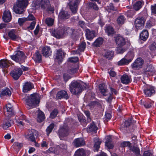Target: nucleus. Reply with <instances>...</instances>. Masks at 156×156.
<instances>
[{
    "label": "nucleus",
    "instance_id": "53",
    "mask_svg": "<svg viewBox=\"0 0 156 156\" xmlns=\"http://www.w3.org/2000/svg\"><path fill=\"white\" fill-rule=\"evenodd\" d=\"M86 44L85 42H83L80 45L78 49L81 51H83L85 48Z\"/></svg>",
    "mask_w": 156,
    "mask_h": 156
},
{
    "label": "nucleus",
    "instance_id": "64",
    "mask_svg": "<svg viewBox=\"0 0 156 156\" xmlns=\"http://www.w3.org/2000/svg\"><path fill=\"white\" fill-rule=\"evenodd\" d=\"M59 148L61 150V152L63 150H66L67 148V145L64 143L60 144L59 145Z\"/></svg>",
    "mask_w": 156,
    "mask_h": 156
},
{
    "label": "nucleus",
    "instance_id": "51",
    "mask_svg": "<svg viewBox=\"0 0 156 156\" xmlns=\"http://www.w3.org/2000/svg\"><path fill=\"white\" fill-rule=\"evenodd\" d=\"M54 20L51 18H47L45 20V23L48 26H51L53 25L54 23Z\"/></svg>",
    "mask_w": 156,
    "mask_h": 156
},
{
    "label": "nucleus",
    "instance_id": "27",
    "mask_svg": "<svg viewBox=\"0 0 156 156\" xmlns=\"http://www.w3.org/2000/svg\"><path fill=\"white\" fill-rule=\"evenodd\" d=\"M56 98L59 99L64 98L67 99L68 98V96L66 91L61 90L57 93L56 94Z\"/></svg>",
    "mask_w": 156,
    "mask_h": 156
},
{
    "label": "nucleus",
    "instance_id": "62",
    "mask_svg": "<svg viewBox=\"0 0 156 156\" xmlns=\"http://www.w3.org/2000/svg\"><path fill=\"white\" fill-rule=\"evenodd\" d=\"M122 47H118L117 48V52L118 53L122 54L125 51V49Z\"/></svg>",
    "mask_w": 156,
    "mask_h": 156
},
{
    "label": "nucleus",
    "instance_id": "32",
    "mask_svg": "<svg viewBox=\"0 0 156 156\" xmlns=\"http://www.w3.org/2000/svg\"><path fill=\"white\" fill-rule=\"evenodd\" d=\"M48 151L49 153H53L57 154H59L61 152V150L59 148V145L56 146L54 147H50Z\"/></svg>",
    "mask_w": 156,
    "mask_h": 156
},
{
    "label": "nucleus",
    "instance_id": "6",
    "mask_svg": "<svg viewBox=\"0 0 156 156\" xmlns=\"http://www.w3.org/2000/svg\"><path fill=\"white\" fill-rule=\"evenodd\" d=\"M40 5L43 11L53 10V8L51 7V4L49 0H41Z\"/></svg>",
    "mask_w": 156,
    "mask_h": 156
},
{
    "label": "nucleus",
    "instance_id": "16",
    "mask_svg": "<svg viewBox=\"0 0 156 156\" xmlns=\"http://www.w3.org/2000/svg\"><path fill=\"white\" fill-rule=\"evenodd\" d=\"M65 54L62 50H57L56 53V59L58 60L59 63L61 62L64 58L65 57Z\"/></svg>",
    "mask_w": 156,
    "mask_h": 156
},
{
    "label": "nucleus",
    "instance_id": "40",
    "mask_svg": "<svg viewBox=\"0 0 156 156\" xmlns=\"http://www.w3.org/2000/svg\"><path fill=\"white\" fill-rule=\"evenodd\" d=\"M103 42V39L101 37H99L96 39L93 43V45L96 47H99L101 45Z\"/></svg>",
    "mask_w": 156,
    "mask_h": 156
},
{
    "label": "nucleus",
    "instance_id": "56",
    "mask_svg": "<svg viewBox=\"0 0 156 156\" xmlns=\"http://www.w3.org/2000/svg\"><path fill=\"white\" fill-rule=\"evenodd\" d=\"M78 58L76 57H71L69 58L68 61L71 62H76L78 61Z\"/></svg>",
    "mask_w": 156,
    "mask_h": 156
},
{
    "label": "nucleus",
    "instance_id": "46",
    "mask_svg": "<svg viewBox=\"0 0 156 156\" xmlns=\"http://www.w3.org/2000/svg\"><path fill=\"white\" fill-rule=\"evenodd\" d=\"M130 62L126 58H123L119 61L118 62V64L119 66H124L128 65Z\"/></svg>",
    "mask_w": 156,
    "mask_h": 156
},
{
    "label": "nucleus",
    "instance_id": "22",
    "mask_svg": "<svg viewBox=\"0 0 156 156\" xmlns=\"http://www.w3.org/2000/svg\"><path fill=\"white\" fill-rule=\"evenodd\" d=\"M42 52L43 56L45 57L49 56L51 55L52 53L50 48L46 46L42 48Z\"/></svg>",
    "mask_w": 156,
    "mask_h": 156
},
{
    "label": "nucleus",
    "instance_id": "11",
    "mask_svg": "<svg viewBox=\"0 0 156 156\" xmlns=\"http://www.w3.org/2000/svg\"><path fill=\"white\" fill-rule=\"evenodd\" d=\"M58 134L61 140L67 136L69 134L68 128L67 126H64L61 128L58 131Z\"/></svg>",
    "mask_w": 156,
    "mask_h": 156
},
{
    "label": "nucleus",
    "instance_id": "18",
    "mask_svg": "<svg viewBox=\"0 0 156 156\" xmlns=\"http://www.w3.org/2000/svg\"><path fill=\"white\" fill-rule=\"evenodd\" d=\"M34 87L33 84L30 82L25 83L23 85V91L24 93H27L31 90Z\"/></svg>",
    "mask_w": 156,
    "mask_h": 156
},
{
    "label": "nucleus",
    "instance_id": "55",
    "mask_svg": "<svg viewBox=\"0 0 156 156\" xmlns=\"http://www.w3.org/2000/svg\"><path fill=\"white\" fill-rule=\"evenodd\" d=\"M149 49L152 51H154L156 50V42H153L149 46Z\"/></svg>",
    "mask_w": 156,
    "mask_h": 156
},
{
    "label": "nucleus",
    "instance_id": "15",
    "mask_svg": "<svg viewBox=\"0 0 156 156\" xmlns=\"http://www.w3.org/2000/svg\"><path fill=\"white\" fill-rule=\"evenodd\" d=\"M52 34L57 38L60 39L62 38L65 36L63 31L62 29L56 31L55 30L52 31Z\"/></svg>",
    "mask_w": 156,
    "mask_h": 156
},
{
    "label": "nucleus",
    "instance_id": "14",
    "mask_svg": "<svg viewBox=\"0 0 156 156\" xmlns=\"http://www.w3.org/2000/svg\"><path fill=\"white\" fill-rule=\"evenodd\" d=\"M9 37L12 41H17L20 39V37L16 34V30H12L8 34Z\"/></svg>",
    "mask_w": 156,
    "mask_h": 156
},
{
    "label": "nucleus",
    "instance_id": "54",
    "mask_svg": "<svg viewBox=\"0 0 156 156\" xmlns=\"http://www.w3.org/2000/svg\"><path fill=\"white\" fill-rule=\"evenodd\" d=\"M17 125L20 128H23L24 126L25 123L24 122L19 120H17L16 122Z\"/></svg>",
    "mask_w": 156,
    "mask_h": 156
},
{
    "label": "nucleus",
    "instance_id": "44",
    "mask_svg": "<svg viewBox=\"0 0 156 156\" xmlns=\"http://www.w3.org/2000/svg\"><path fill=\"white\" fill-rule=\"evenodd\" d=\"M23 146V143L18 142H14L12 145L13 147L17 151H19Z\"/></svg>",
    "mask_w": 156,
    "mask_h": 156
},
{
    "label": "nucleus",
    "instance_id": "61",
    "mask_svg": "<svg viewBox=\"0 0 156 156\" xmlns=\"http://www.w3.org/2000/svg\"><path fill=\"white\" fill-rule=\"evenodd\" d=\"M129 149L132 151L135 152L136 154H138L139 152V149L134 146L131 147L130 146L129 147Z\"/></svg>",
    "mask_w": 156,
    "mask_h": 156
},
{
    "label": "nucleus",
    "instance_id": "63",
    "mask_svg": "<svg viewBox=\"0 0 156 156\" xmlns=\"http://www.w3.org/2000/svg\"><path fill=\"white\" fill-rule=\"evenodd\" d=\"M36 22L35 21H33L30 24L29 26L27 27V29L29 30H33L35 27Z\"/></svg>",
    "mask_w": 156,
    "mask_h": 156
},
{
    "label": "nucleus",
    "instance_id": "38",
    "mask_svg": "<svg viewBox=\"0 0 156 156\" xmlns=\"http://www.w3.org/2000/svg\"><path fill=\"white\" fill-rule=\"evenodd\" d=\"M16 4L19 6H20L25 8L28 5V0H17Z\"/></svg>",
    "mask_w": 156,
    "mask_h": 156
},
{
    "label": "nucleus",
    "instance_id": "50",
    "mask_svg": "<svg viewBox=\"0 0 156 156\" xmlns=\"http://www.w3.org/2000/svg\"><path fill=\"white\" fill-rule=\"evenodd\" d=\"M54 126V124H51L47 128L46 131L47 135L48 136L49 134L51 132Z\"/></svg>",
    "mask_w": 156,
    "mask_h": 156
},
{
    "label": "nucleus",
    "instance_id": "28",
    "mask_svg": "<svg viewBox=\"0 0 156 156\" xmlns=\"http://www.w3.org/2000/svg\"><path fill=\"white\" fill-rule=\"evenodd\" d=\"M99 89L100 92L103 96H108V89L104 84H100Z\"/></svg>",
    "mask_w": 156,
    "mask_h": 156
},
{
    "label": "nucleus",
    "instance_id": "7",
    "mask_svg": "<svg viewBox=\"0 0 156 156\" xmlns=\"http://www.w3.org/2000/svg\"><path fill=\"white\" fill-rule=\"evenodd\" d=\"M144 70V73L149 76L153 75L156 72L154 67L151 64H147Z\"/></svg>",
    "mask_w": 156,
    "mask_h": 156
},
{
    "label": "nucleus",
    "instance_id": "43",
    "mask_svg": "<svg viewBox=\"0 0 156 156\" xmlns=\"http://www.w3.org/2000/svg\"><path fill=\"white\" fill-rule=\"evenodd\" d=\"M74 156H86V154L83 149H79L75 152Z\"/></svg>",
    "mask_w": 156,
    "mask_h": 156
},
{
    "label": "nucleus",
    "instance_id": "57",
    "mask_svg": "<svg viewBox=\"0 0 156 156\" xmlns=\"http://www.w3.org/2000/svg\"><path fill=\"white\" fill-rule=\"evenodd\" d=\"M18 120H21L23 122L25 121L27 122H29V121L27 119L26 116L24 115H21L19 118Z\"/></svg>",
    "mask_w": 156,
    "mask_h": 156
},
{
    "label": "nucleus",
    "instance_id": "48",
    "mask_svg": "<svg viewBox=\"0 0 156 156\" xmlns=\"http://www.w3.org/2000/svg\"><path fill=\"white\" fill-rule=\"evenodd\" d=\"M134 57V53L132 51L129 52L125 56V58L127 59L130 62Z\"/></svg>",
    "mask_w": 156,
    "mask_h": 156
},
{
    "label": "nucleus",
    "instance_id": "35",
    "mask_svg": "<svg viewBox=\"0 0 156 156\" xmlns=\"http://www.w3.org/2000/svg\"><path fill=\"white\" fill-rule=\"evenodd\" d=\"M143 4V2L142 1H138L133 4L134 9L136 11L139 10L142 7Z\"/></svg>",
    "mask_w": 156,
    "mask_h": 156
},
{
    "label": "nucleus",
    "instance_id": "26",
    "mask_svg": "<svg viewBox=\"0 0 156 156\" xmlns=\"http://www.w3.org/2000/svg\"><path fill=\"white\" fill-rule=\"evenodd\" d=\"M5 110H6L7 116H10L14 113L13 107L12 105L10 103H8L6 105L4 108Z\"/></svg>",
    "mask_w": 156,
    "mask_h": 156
},
{
    "label": "nucleus",
    "instance_id": "23",
    "mask_svg": "<svg viewBox=\"0 0 156 156\" xmlns=\"http://www.w3.org/2000/svg\"><path fill=\"white\" fill-rule=\"evenodd\" d=\"M11 94V92L10 90L6 88L0 90V96L1 98H3L5 96L9 97Z\"/></svg>",
    "mask_w": 156,
    "mask_h": 156
},
{
    "label": "nucleus",
    "instance_id": "29",
    "mask_svg": "<svg viewBox=\"0 0 156 156\" xmlns=\"http://www.w3.org/2000/svg\"><path fill=\"white\" fill-rule=\"evenodd\" d=\"M42 56L40 53L37 51L34 54L32 57L33 59L36 63H41L42 61Z\"/></svg>",
    "mask_w": 156,
    "mask_h": 156
},
{
    "label": "nucleus",
    "instance_id": "47",
    "mask_svg": "<svg viewBox=\"0 0 156 156\" xmlns=\"http://www.w3.org/2000/svg\"><path fill=\"white\" fill-rule=\"evenodd\" d=\"M114 52L113 51L108 50L106 51L104 56L106 58L110 59L112 58Z\"/></svg>",
    "mask_w": 156,
    "mask_h": 156
},
{
    "label": "nucleus",
    "instance_id": "25",
    "mask_svg": "<svg viewBox=\"0 0 156 156\" xmlns=\"http://www.w3.org/2000/svg\"><path fill=\"white\" fill-rule=\"evenodd\" d=\"M73 143L74 145L76 147H81L85 144V141L82 138H78L75 139Z\"/></svg>",
    "mask_w": 156,
    "mask_h": 156
},
{
    "label": "nucleus",
    "instance_id": "31",
    "mask_svg": "<svg viewBox=\"0 0 156 156\" xmlns=\"http://www.w3.org/2000/svg\"><path fill=\"white\" fill-rule=\"evenodd\" d=\"M70 15L67 11H61L58 15L59 18L61 20L68 19Z\"/></svg>",
    "mask_w": 156,
    "mask_h": 156
},
{
    "label": "nucleus",
    "instance_id": "5",
    "mask_svg": "<svg viewBox=\"0 0 156 156\" xmlns=\"http://www.w3.org/2000/svg\"><path fill=\"white\" fill-rule=\"evenodd\" d=\"M156 89L153 86L146 84L144 87V92L146 96L151 97L154 94Z\"/></svg>",
    "mask_w": 156,
    "mask_h": 156
},
{
    "label": "nucleus",
    "instance_id": "21",
    "mask_svg": "<svg viewBox=\"0 0 156 156\" xmlns=\"http://www.w3.org/2000/svg\"><path fill=\"white\" fill-rule=\"evenodd\" d=\"M121 80L122 83L128 84L131 82L132 79L131 76L126 74H124L121 76Z\"/></svg>",
    "mask_w": 156,
    "mask_h": 156
},
{
    "label": "nucleus",
    "instance_id": "8",
    "mask_svg": "<svg viewBox=\"0 0 156 156\" xmlns=\"http://www.w3.org/2000/svg\"><path fill=\"white\" fill-rule=\"evenodd\" d=\"M24 55L23 52L21 51H17L14 53V55L10 56L12 59L17 62H20Z\"/></svg>",
    "mask_w": 156,
    "mask_h": 156
},
{
    "label": "nucleus",
    "instance_id": "24",
    "mask_svg": "<svg viewBox=\"0 0 156 156\" xmlns=\"http://www.w3.org/2000/svg\"><path fill=\"white\" fill-rule=\"evenodd\" d=\"M24 8L20 6L17 5L16 4L13 7L14 12L16 14H22L24 12Z\"/></svg>",
    "mask_w": 156,
    "mask_h": 156
},
{
    "label": "nucleus",
    "instance_id": "39",
    "mask_svg": "<svg viewBox=\"0 0 156 156\" xmlns=\"http://www.w3.org/2000/svg\"><path fill=\"white\" fill-rule=\"evenodd\" d=\"M117 21L118 25H122L126 22V19L124 16L121 15L117 18Z\"/></svg>",
    "mask_w": 156,
    "mask_h": 156
},
{
    "label": "nucleus",
    "instance_id": "3",
    "mask_svg": "<svg viewBox=\"0 0 156 156\" xmlns=\"http://www.w3.org/2000/svg\"><path fill=\"white\" fill-rule=\"evenodd\" d=\"M28 69L27 67L23 66H21V68L16 67L10 73L11 76L15 80H18L23 73V70H27Z\"/></svg>",
    "mask_w": 156,
    "mask_h": 156
},
{
    "label": "nucleus",
    "instance_id": "1",
    "mask_svg": "<svg viewBox=\"0 0 156 156\" xmlns=\"http://www.w3.org/2000/svg\"><path fill=\"white\" fill-rule=\"evenodd\" d=\"M69 90L72 94L77 95L86 89L87 86L83 83L77 81H73L69 85Z\"/></svg>",
    "mask_w": 156,
    "mask_h": 156
},
{
    "label": "nucleus",
    "instance_id": "4",
    "mask_svg": "<svg viewBox=\"0 0 156 156\" xmlns=\"http://www.w3.org/2000/svg\"><path fill=\"white\" fill-rule=\"evenodd\" d=\"M115 41L118 47H122L126 44L128 45H130V41L127 38H125L122 36L115 37Z\"/></svg>",
    "mask_w": 156,
    "mask_h": 156
},
{
    "label": "nucleus",
    "instance_id": "59",
    "mask_svg": "<svg viewBox=\"0 0 156 156\" xmlns=\"http://www.w3.org/2000/svg\"><path fill=\"white\" fill-rule=\"evenodd\" d=\"M10 126H11V124L9 121L6 122L5 123H4L2 125L3 129L5 130L7 129Z\"/></svg>",
    "mask_w": 156,
    "mask_h": 156
},
{
    "label": "nucleus",
    "instance_id": "41",
    "mask_svg": "<svg viewBox=\"0 0 156 156\" xmlns=\"http://www.w3.org/2000/svg\"><path fill=\"white\" fill-rule=\"evenodd\" d=\"M94 147L98 151L100 147V145L101 143V141L98 137L94 138Z\"/></svg>",
    "mask_w": 156,
    "mask_h": 156
},
{
    "label": "nucleus",
    "instance_id": "58",
    "mask_svg": "<svg viewBox=\"0 0 156 156\" xmlns=\"http://www.w3.org/2000/svg\"><path fill=\"white\" fill-rule=\"evenodd\" d=\"M26 21H27L26 18H19L18 19V23L19 25L21 26Z\"/></svg>",
    "mask_w": 156,
    "mask_h": 156
},
{
    "label": "nucleus",
    "instance_id": "2",
    "mask_svg": "<svg viewBox=\"0 0 156 156\" xmlns=\"http://www.w3.org/2000/svg\"><path fill=\"white\" fill-rule=\"evenodd\" d=\"M25 101L28 109L36 107L40 102L39 95L37 93L32 94L27 96Z\"/></svg>",
    "mask_w": 156,
    "mask_h": 156
},
{
    "label": "nucleus",
    "instance_id": "9",
    "mask_svg": "<svg viewBox=\"0 0 156 156\" xmlns=\"http://www.w3.org/2000/svg\"><path fill=\"white\" fill-rule=\"evenodd\" d=\"M38 132L34 129H29L27 134L26 136V137L29 140L32 142H35V136H38Z\"/></svg>",
    "mask_w": 156,
    "mask_h": 156
},
{
    "label": "nucleus",
    "instance_id": "34",
    "mask_svg": "<svg viewBox=\"0 0 156 156\" xmlns=\"http://www.w3.org/2000/svg\"><path fill=\"white\" fill-rule=\"evenodd\" d=\"M149 33L147 30H143L142 32L140 34V39L144 41H145L148 38Z\"/></svg>",
    "mask_w": 156,
    "mask_h": 156
},
{
    "label": "nucleus",
    "instance_id": "33",
    "mask_svg": "<svg viewBox=\"0 0 156 156\" xmlns=\"http://www.w3.org/2000/svg\"><path fill=\"white\" fill-rule=\"evenodd\" d=\"M62 30L65 36L68 34L71 35L74 31V29L68 27H64L62 28Z\"/></svg>",
    "mask_w": 156,
    "mask_h": 156
},
{
    "label": "nucleus",
    "instance_id": "36",
    "mask_svg": "<svg viewBox=\"0 0 156 156\" xmlns=\"http://www.w3.org/2000/svg\"><path fill=\"white\" fill-rule=\"evenodd\" d=\"M98 129V128L95 124L94 122H92L87 128V131L88 132L90 133L92 131H95Z\"/></svg>",
    "mask_w": 156,
    "mask_h": 156
},
{
    "label": "nucleus",
    "instance_id": "37",
    "mask_svg": "<svg viewBox=\"0 0 156 156\" xmlns=\"http://www.w3.org/2000/svg\"><path fill=\"white\" fill-rule=\"evenodd\" d=\"M38 112L37 121L39 122L40 123L43 121L45 118V116L43 112L40 111V110H38Z\"/></svg>",
    "mask_w": 156,
    "mask_h": 156
},
{
    "label": "nucleus",
    "instance_id": "30",
    "mask_svg": "<svg viewBox=\"0 0 156 156\" xmlns=\"http://www.w3.org/2000/svg\"><path fill=\"white\" fill-rule=\"evenodd\" d=\"M11 63V61L3 59L0 60V66L2 69L8 68Z\"/></svg>",
    "mask_w": 156,
    "mask_h": 156
},
{
    "label": "nucleus",
    "instance_id": "19",
    "mask_svg": "<svg viewBox=\"0 0 156 156\" xmlns=\"http://www.w3.org/2000/svg\"><path fill=\"white\" fill-rule=\"evenodd\" d=\"M144 64V60L141 58H137L132 64L133 68H141Z\"/></svg>",
    "mask_w": 156,
    "mask_h": 156
},
{
    "label": "nucleus",
    "instance_id": "10",
    "mask_svg": "<svg viewBox=\"0 0 156 156\" xmlns=\"http://www.w3.org/2000/svg\"><path fill=\"white\" fill-rule=\"evenodd\" d=\"M145 19L143 17H138L135 21V25L137 29H142L143 27Z\"/></svg>",
    "mask_w": 156,
    "mask_h": 156
},
{
    "label": "nucleus",
    "instance_id": "45",
    "mask_svg": "<svg viewBox=\"0 0 156 156\" xmlns=\"http://www.w3.org/2000/svg\"><path fill=\"white\" fill-rule=\"evenodd\" d=\"M105 32L108 36L113 34L114 33V30L113 27L110 26H107L105 29Z\"/></svg>",
    "mask_w": 156,
    "mask_h": 156
},
{
    "label": "nucleus",
    "instance_id": "12",
    "mask_svg": "<svg viewBox=\"0 0 156 156\" xmlns=\"http://www.w3.org/2000/svg\"><path fill=\"white\" fill-rule=\"evenodd\" d=\"M154 102L149 100H141L140 101V104L143 105L146 108H149L154 107Z\"/></svg>",
    "mask_w": 156,
    "mask_h": 156
},
{
    "label": "nucleus",
    "instance_id": "17",
    "mask_svg": "<svg viewBox=\"0 0 156 156\" xmlns=\"http://www.w3.org/2000/svg\"><path fill=\"white\" fill-rule=\"evenodd\" d=\"M2 18L5 22H10L12 19V16L9 10H5L3 13Z\"/></svg>",
    "mask_w": 156,
    "mask_h": 156
},
{
    "label": "nucleus",
    "instance_id": "52",
    "mask_svg": "<svg viewBox=\"0 0 156 156\" xmlns=\"http://www.w3.org/2000/svg\"><path fill=\"white\" fill-rule=\"evenodd\" d=\"M131 144L129 141H123L121 143L120 146L122 147H130Z\"/></svg>",
    "mask_w": 156,
    "mask_h": 156
},
{
    "label": "nucleus",
    "instance_id": "13",
    "mask_svg": "<svg viewBox=\"0 0 156 156\" xmlns=\"http://www.w3.org/2000/svg\"><path fill=\"white\" fill-rule=\"evenodd\" d=\"M79 2V0H73L69 3L70 9L72 12L74 14L76 12L78 5Z\"/></svg>",
    "mask_w": 156,
    "mask_h": 156
},
{
    "label": "nucleus",
    "instance_id": "49",
    "mask_svg": "<svg viewBox=\"0 0 156 156\" xmlns=\"http://www.w3.org/2000/svg\"><path fill=\"white\" fill-rule=\"evenodd\" d=\"M58 113V110L57 109H54L50 113V118L52 119L54 118L56 116Z\"/></svg>",
    "mask_w": 156,
    "mask_h": 156
},
{
    "label": "nucleus",
    "instance_id": "42",
    "mask_svg": "<svg viewBox=\"0 0 156 156\" xmlns=\"http://www.w3.org/2000/svg\"><path fill=\"white\" fill-rule=\"evenodd\" d=\"M105 142V145L109 149H112L113 147V144L111 143L112 139L110 136H107Z\"/></svg>",
    "mask_w": 156,
    "mask_h": 156
},
{
    "label": "nucleus",
    "instance_id": "20",
    "mask_svg": "<svg viewBox=\"0 0 156 156\" xmlns=\"http://www.w3.org/2000/svg\"><path fill=\"white\" fill-rule=\"evenodd\" d=\"M85 35L87 39L91 40L95 37V31L87 29L85 30Z\"/></svg>",
    "mask_w": 156,
    "mask_h": 156
},
{
    "label": "nucleus",
    "instance_id": "60",
    "mask_svg": "<svg viewBox=\"0 0 156 156\" xmlns=\"http://www.w3.org/2000/svg\"><path fill=\"white\" fill-rule=\"evenodd\" d=\"M78 69V68H72L68 70V72L70 74H73L76 73Z\"/></svg>",
    "mask_w": 156,
    "mask_h": 156
}]
</instances>
